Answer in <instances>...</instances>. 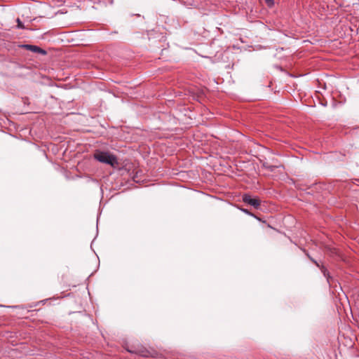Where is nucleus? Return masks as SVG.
Returning a JSON list of instances; mask_svg holds the SVG:
<instances>
[{
  "label": "nucleus",
  "mask_w": 359,
  "mask_h": 359,
  "mask_svg": "<svg viewBox=\"0 0 359 359\" xmlns=\"http://www.w3.org/2000/svg\"><path fill=\"white\" fill-rule=\"evenodd\" d=\"M128 351L130 353H135L137 354H140V355L147 357L148 356V351L144 348H139V349H135V350H128Z\"/></svg>",
  "instance_id": "4"
},
{
  "label": "nucleus",
  "mask_w": 359,
  "mask_h": 359,
  "mask_svg": "<svg viewBox=\"0 0 359 359\" xmlns=\"http://www.w3.org/2000/svg\"><path fill=\"white\" fill-rule=\"evenodd\" d=\"M264 1L265 2L266 5L269 8H271L274 5V0H264Z\"/></svg>",
  "instance_id": "6"
},
{
  "label": "nucleus",
  "mask_w": 359,
  "mask_h": 359,
  "mask_svg": "<svg viewBox=\"0 0 359 359\" xmlns=\"http://www.w3.org/2000/svg\"><path fill=\"white\" fill-rule=\"evenodd\" d=\"M263 167L268 169L270 171H273L275 168H278V165H269L267 162H264L262 164Z\"/></svg>",
  "instance_id": "5"
},
{
  "label": "nucleus",
  "mask_w": 359,
  "mask_h": 359,
  "mask_svg": "<svg viewBox=\"0 0 359 359\" xmlns=\"http://www.w3.org/2000/svg\"><path fill=\"white\" fill-rule=\"evenodd\" d=\"M94 158L97 161L103 163L109 164L112 167H115L118 164L117 158L109 152L97 150L94 153Z\"/></svg>",
  "instance_id": "1"
},
{
  "label": "nucleus",
  "mask_w": 359,
  "mask_h": 359,
  "mask_svg": "<svg viewBox=\"0 0 359 359\" xmlns=\"http://www.w3.org/2000/svg\"><path fill=\"white\" fill-rule=\"evenodd\" d=\"M23 48H25L26 50H30V51H32V52H34V53H42L43 55L46 54V51L44 50L41 49V48H39V47H38L36 46L24 45Z\"/></svg>",
  "instance_id": "3"
},
{
  "label": "nucleus",
  "mask_w": 359,
  "mask_h": 359,
  "mask_svg": "<svg viewBox=\"0 0 359 359\" xmlns=\"http://www.w3.org/2000/svg\"><path fill=\"white\" fill-rule=\"evenodd\" d=\"M17 23H18L17 27L18 28H20V29H24L25 28L22 22H21V20L19 18L17 19Z\"/></svg>",
  "instance_id": "7"
},
{
  "label": "nucleus",
  "mask_w": 359,
  "mask_h": 359,
  "mask_svg": "<svg viewBox=\"0 0 359 359\" xmlns=\"http://www.w3.org/2000/svg\"><path fill=\"white\" fill-rule=\"evenodd\" d=\"M243 201L245 203L250 204L255 208H259L261 204V201L259 198H252L248 194L243 196Z\"/></svg>",
  "instance_id": "2"
}]
</instances>
